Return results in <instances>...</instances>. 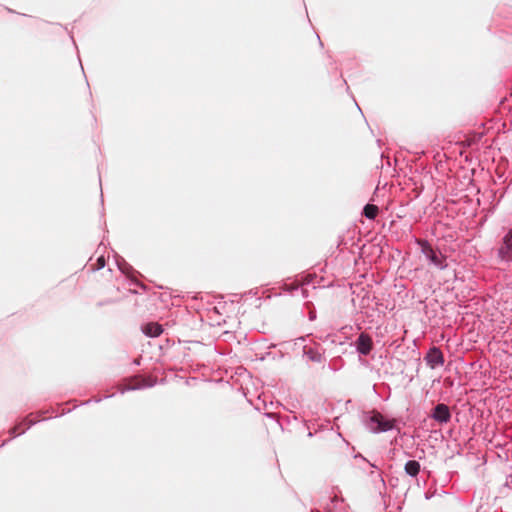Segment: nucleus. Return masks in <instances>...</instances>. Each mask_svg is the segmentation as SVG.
I'll list each match as a JSON object with an SVG mask.
<instances>
[{"label": "nucleus", "instance_id": "nucleus-7", "mask_svg": "<svg viewBox=\"0 0 512 512\" xmlns=\"http://www.w3.org/2000/svg\"><path fill=\"white\" fill-rule=\"evenodd\" d=\"M420 471V464L416 460H410L405 464V472L415 477Z\"/></svg>", "mask_w": 512, "mask_h": 512}, {"label": "nucleus", "instance_id": "nucleus-8", "mask_svg": "<svg viewBox=\"0 0 512 512\" xmlns=\"http://www.w3.org/2000/svg\"><path fill=\"white\" fill-rule=\"evenodd\" d=\"M512 250V229L503 238V245L500 248L501 254H507Z\"/></svg>", "mask_w": 512, "mask_h": 512}, {"label": "nucleus", "instance_id": "nucleus-5", "mask_svg": "<svg viewBox=\"0 0 512 512\" xmlns=\"http://www.w3.org/2000/svg\"><path fill=\"white\" fill-rule=\"evenodd\" d=\"M357 349L363 355L370 353L372 350V340L367 334L362 333L359 336L357 340Z\"/></svg>", "mask_w": 512, "mask_h": 512}, {"label": "nucleus", "instance_id": "nucleus-3", "mask_svg": "<svg viewBox=\"0 0 512 512\" xmlns=\"http://www.w3.org/2000/svg\"><path fill=\"white\" fill-rule=\"evenodd\" d=\"M425 360L427 365L434 369L444 363L443 353L440 351V349L433 347L427 353Z\"/></svg>", "mask_w": 512, "mask_h": 512}, {"label": "nucleus", "instance_id": "nucleus-11", "mask_svg": "<svg viewBox=\"0 0 512 512\" xmlns=\"http://www.w3.org/2000/svg\"><path fill=\"white\" fill-rule=\"evenodd\" d=\"M105 266V258L103 256H100L98 259H97V262H96V269H101Z\"/></svg>", "mask_w": 512, "mask_h": 512}, {"label": "nucleus", "instance_id": "nucleus-4", "mask_svg": "<svg viewBox=\"0 0 512 512\" xmlns=\"http://www.w3.org/2000/svg\"><path fill=\"white\" fill-rule=\"evenodd\" d=\"M432 417L439 423H447L451 418V413L447 405L438 404L434 408Z\"/></svg>", "mask_w": 512, "mask_h": 512}, {"label": "nucleus", "instance_id": "nucleus-1", "mask_svg": "<svg viewBox=\"0 0 512 512\" xmlns=\"http://www.w3.org/2000/svg\"><path fill=\"white\" fill-rule=\"evenodd\" d=\"M418 244L421 247V252L425 255L427 259L430 260L432 264H434L439 269H444L446 267L445 257L441 252L435 251L431 245L425 240H419Z\"/></svg>", "mask_w": 512, "mask_h": 512}, {"label": "nucleus", "instance_id": "nucleus-2", "mask_svg": "<svg viewBox=\"0 0 512 512\" xmlns=\"http://www.w3.org/2000/svg\"><path fill=\"white\" fill-rule=\"evenodd\" d=\"M368 425L373 432L388 431L393 427V423L385 420L380 413H374L370 417Z\"/></svg>", "mask_w": 512, "mask_h": 512}, {"label": "nucleus", "instance_id": "nucleus-9", "mask_svg": "<svg viewBox=\"0 0 512 512\" xmlns=\"http://www.w3.org/2000/svg\"><path fill=\"white\" fill-rule=\"evenodd\" d=\"M378 212H379V209L376 205L374 204H367L365 205L364 209H363V214L368 218V219H375L378 215Z\"/></svg>", "mask_w": 512, "mask_h": 512}, {"label": "nucleus", "instance_id": "nucleus-6", "mask_svg": "<svg viewBox=\"0 0 512 512\" xmlns=\"http://www.w3.org/2000/svg\"><path fill=\"white\" fill-rule=\"evenodd\" d=\"M142 331L149 337H158L163 332V329L160 324L152 322L144 325Z\"/></svg>", "mask_w": 512, "mask_h": 512}, {"label": "nucleus", "instance_id": "nucleus-10", "mask_svg": "<svg viewBox=\"0 0 512 512\" xmlns=\"http://www.w3.org/2000/svg\"><path fill=\"white\" fill-rule=\"evenodd\" d=\"M306 354L308 355V357H309L312 361H317V362H320V361H321V355H320V354H318V353L313 352L312 350H309L308 352H306Z\"/></svg>", "mask_w": 512, "mask_h": 512}]
</instances>
